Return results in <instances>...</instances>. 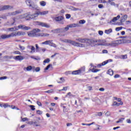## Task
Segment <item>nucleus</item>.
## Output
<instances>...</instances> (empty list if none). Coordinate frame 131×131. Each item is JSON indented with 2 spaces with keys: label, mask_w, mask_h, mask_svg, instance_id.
<instances>
[{
  "label": "nucleus",
  "mask_w": 131,
  "mask_h": 131,
  "mask_svg": "<svg viewBox=\"0 0 131 131\" xmlns=\"http://www.w3.org/2000/svg\"><path fill=\"white\" fill-rule=\"evenodd\" d=\"M49 14V11H37L35 13L31 14L30 13H28L27 20H35L38 16H43V15H47Z\"/></svg>",
  "instance_id": "obj_1"
},
{
  "label": "nucleus",
  "mask_w": 131,
  "mask_h": 131,
  "mask_svg": "<svg viewBox=\"0 0 131 131\" xmlns=\"http://www.w3.org/2000/svg\"><path fill=\"white\" fill-rule=\"evenodd\" d=\"M61 41L63 42H67L68 43H71L72 46H74V47H79V48H84V45L78 42H75V41L72 40L70 39H60Z\"/></svg>",
  "instance_id": "obj_2"
},
{
  "label": "nucleus",
  "mask_w": 131,
  "mask_h": 131,
  "mask_svg": "<svg viewBox=\"0 0 131 131\" xmlns=\"http://www.w3.org/2000/svg\"><path fill=\"white\" fill-rule=\"evenodd\" d=\"M91 42H93L95 43H97V46H107V43L106 42V40H92Z\"/></svg>",
  "instance_id": "obj_3"
},
{
  "label": "nucleus",
  "mask_w": 131,
  "mask_h": 131,
  "mask_svg": "<svg viewBox=\"0 0 131 131\" xmlns=\"http://www.w3.org/2000/svg\"><path fill=\"white\" fill-rule=\"evenodd\" d=\"M66 31H68V27L57 28L53 30L54 33H63V32H66Z\"/></svg>",
  "instance_id": "obj_4"
},
{
  "label": "nucleus",
  "mask_w": 131,
  "mask_h": 131,
  "mask_svg": "<svg viewBox=\"0 0 131 131\" xmlns=\"http://www.w3.org/2000/svg\"><path fill=\"white\" fill-rule=\"evenodd\" d=\"M27 51L28 53L33 54V53H35V47L33 46L28 45L27 47Z\"/></svg>",
  "instance_id": "obj_5"
},
{
  "label": "nucleus",
  "mask_w": 131,
  "mask_h": 131,
  "mask_svg": "<svg viewBox=\"0 0 131 131\" xmlns=\"http://www.w3.org/2000/svg\"><path fill=\"white\" fill-rule=\"evenodd\" d=\"M28 35L30 37H37L38 36H39V33H36L34 30H33V31L28 32Z\"/></svg>",
  "instance_id": "obj_6"
},
{
  "label": "nucleus",
  "mask_w": 131,
  "mask_h": 131,
  "mask_svg": "<svg viewBox=\"0 0 131 131\" xmlns=\"http://www.w3.org/2000/svg\"><path fill=\"white\" fill-rule=\"evenodd\" d=\"M13 9V6L10 5H5L0 6V11H5L6 10H11Z\"/></svg>",
  "instance_id": "obj_7"
},
{
  "label": "nucleus",
  "mask_w": 131,
  "mask_h": 131,
  "mask_svg": "<svg viewBox=\"0 0 131 131\" xmlns=\"http://www.w3.org/2000/svg\"><path fill=\"white\" fill-rule=\"evenodd\" d=\"M118 45H119V40L113 41L111 43H106L107 47H116Z\"/></svg>",
  "instance_id": "obj_8"
},
{
  "label": "nucleus",
  "mask_w": 131,
  "mask_h": 131,
  "mask_svg": "<svg viewBox=\"0 0 131 131\" xmlns=\"http://www.w3.org/2000/svg\"><path fill=\"white\" fill-rule=\"evenodd\" d=\"M36 23H37V25H39V26H41L42 27L50 28V25H48L47 24L40 22V21H37Z\"/></svg>",
  "instance_id": "obj_9"
},
{
  "label": "nucleus",
  "mask_w": 131,
  "mask_h": 131,
  "mask_svg": "<svg viewBox=\"0 0 131 131\" xmlns=\"http://www.w3.org/2000/svg\"><path fill=\"white\" fill-rule=\"evenodd\" d=\"M109 62H112V59H109L103 61L102 63L98 64L97 67H98V68H100V67H102V66H105V65L109 63Z\"/></svg>",
  "instance_id": "obj_10"
},
{
  "label": "nucleus",
  "mask_w": 131,
  "mask_h": 131,
  "mask_svg": "<svg viewBox=\"0 0 131 131\" xmlns=\"http://www.w3.org/2000/svg\"><path fill=\"white\" fill-rule=\"evenodd\" d=\"M22 11L21 10H17L16 11L8 13V16H16V15H18V14H21Z\"/></svg>",
  "instance_id": "obj_11"
},
{
  "label": "nucleus",
  "mask_w": 131,
  "mask_h": 131,
  "mask_svg": "<svg viewBox=\"0 0 131 131\" xmlns=\"http://www.w3.org/2000/svg\"><path fill=\"white\" fill-rule=\"evenodd\" d=\"M18 29H23L24 30H29L30 29V27H26L24 25H20L18 26Z\"/></svg>",
  "instance_id": "obj_12"
},
{
  "label": "nucleus",
  "mask_w": 131,
  "mask_h": 131,
  "mask_svg": "<svg viewBox=\"0 0 131 131\" xmlns=\"http://www.w3.org/2000/svg\"><path fill=\"white\" fill-rule=\"evenodd\" d=\"M66 27H68V30H69V28H73L74 27H79V24H72L67 26Z\"/></svg>",
  "instance_id": "obj_13"
},
{
  "label": "nucleus",
  "mask_w": 131,
  "mask_h": 131,
  "mask_svg": "<svg viewBox=\"0 0 131 131\" xmlns=\"http://www.w3.org/2000/svg\"><path fill=\"white\" fill-rule=\"evenodd\" d=\"M28 17V13L21 14L17 16L18 19H24V18H25L26 20H27Z\"/></svg>",
  "instance_id": "obj_14"
},
{
  "label": "nucleus",
  "mask_w": 131,
  "mask_h": 131,
  "mask_svg": "<svg viewBox=\"0 0 131 131\" xmlns=\"http://www.w3.org/2000/svg\"><path fill=\"white\" fill-rule=\"evenodd\" d=\"M64 19V17L62 16H59L57 17H53V20H55V21H56L57 22H60V21H62Z\"/></svg>",
  "instance_id": "obj_15"
},
{
  "label": "nucleus",
  "mask_w": 131,
  "mask_h": 131,
  "mask_svg": "<svg viewBox=\"0 0 131 131\" xmlns=\"http://www.w3.org/2000/svg\"><path fill=\"white\" fill-rule=\"evenodd\" d=\"M48 45L50 46L51 47H53L54 48H57V45L53 42V40H47Z\"/></svg>",
  "instance_id": "obj_16"
},
{
  "label": "nucleus",
  "mask_w": 131,
  "mask_h": 131,
  "mask_svg": "<svg viewBox=\"0 0 131 131\" xmlns=\"http://www.w3.org/2000/svg\"><path fill=\"white\" fill-rule=\"evenodd\" d=\"M89 4H90V5H92L93 7H95V6L98 5V1L97 0H91L89 1Z\"/></svg>",
  "instance_id": "obj_17"
},
{
  "label": "nucleus",
  "mask_w": 131,
  "mask_h": 131,
  "mask_svg": "<svg viewBox=\"0 0 131 131\" xmlns=\"http://www.w3.org/2000/svg\"><path fill=\"white\" fill-rule=\"evenodd\" d=\"M126 19H127V15L125 14L123 15L121 17V19H120L121 23H123V22H125V20H126Z\"/></svg>",
  "instance_id": "obj_18"
},
{
  "label": "nucleus",
  "mask_w": 131,
  "mask_h": 131,
  "mask_svg": "<svg viewBox=\"0 0 131 131\" xmlns=\"http://www.w3.org/2000/svg\"><path fill=\"white\" fill-rule=\"evenodd\" d=\"M7 30H8V31L14 32V31H17V30H19V29H18L17 27H14L12 28H9L7 29Z\"/></svg>",
  "instance_id": "obj_19"
},
{
  "label": "nucleus",
  "mask_w": 131,
  "mask_h": 131,
  "mask_svg": "<svg viewBox=\"0 0 131 131\" xmlns=\"http://www.w3.org/2000/svg\"><path fill=\"white\" fill-rule=\"evenodd\" d=\"M80 73H81V71L80 70L72 72V74H73V75H77L78 74H80Z\"/></svg>",
  "instance_id": "obj_20"
},
{
  "label": "nucleus",
  "mask_w": 131,
  "mask_h": 131,
  "mask_svg": "<svg viewBox=\"0 0 131 131\" xmlns=\"http://www.w3.org/2000/svg\"><path fill=\"white\" fill-rule=\"evenodd\" d=\"M15 59L16 60H17L18 61H22V60H24L25 57L21 55H18V56H15Z\"/></svg>",
  "instance_id": "obj_21"
},
{
  "label": "nucleus",
  "mask_w": 131,
  "mask_h": 131,
  "mask_svg": "<svg viewBox=\"0 0 131 131\" xmlns=\"http://www.w3.org/2000/svg\"><path fill=\"white\" fill-rule=\"evenodd\" d=\"M118 19H120V15H118L117 16L114 17L113 19L111 20V22H116Z\"/></svg>",
  "instance_id": "obj_22"
},
{
  "label": "nucleus",
  "mask_w": 131,
  "mask_h": 131,
  "mask_svg": "<svg viewBox=\"0 0 131 131\" xmlns=\"http://www.w3.org/2000/svg\"><path fill=\"white\" fill-rule=\"evenodd\" d=\"M1 39H6L7 38H9V35L3 34L1 36Z\"/></svg>",
  "instance_id": "obj_23"
},
{
  "label": "nucleus",
  "mask_w": 131,
  "mask_h": 131,
  "mask_svg": "<svg viewBox=\"0 0 131 131\" xmlns=\"http://www.w3.org/2000/svg\"><path fill=\"white\" fill-rule=\"evenodd\" d=\"M76 40H77L80 42H82V43H84V42L86 41V39L78 38V39H76Z\"/></svg>",
  "instance_id": "obj_24"
},
{
  "label": "nucleus",
  "mask_w": 131,
  "mask_h": 131,
  "mask_svg": "<svg viewBox=\"0 0 131 131\" xmlns=\"http://www.w3.org/2000/svg\"><path fill=\"white\" fill-rule=\"evenodd\" d=\"M41 7H46L47 5V2L45 1H41L39 2Z\"/></svg>",
  "instance_id": "obj_25"
},
{
  "label": "nucleus",
  "mask_w": 131,
  "mask_h": 131,
  "mask_svg": "<svg viewBox=\"0 0 131 131\" xmlns=\"http://www.w3.org/2000/svg\"><path fill=\"white\" fill-rule=\"evenodd\" d=\"M30 7L32 9H35V10H36V9H37L38 8L37 5L35 4L34 3H32L31 6Z\"/></svg>",
  "instance_id": "obj_26"
},
{
  "label": "nucleus",
  "mask_w": 131,
  "mask_h": 131,
  "mask_svg": "<svg viewBox=\"0 0 131 131\" xmlns=\"http://www.w3.org/2000/svg\"><path fill=\"white\" fill-rule=\"evenodd\" d=\"M114 2V1H110V0H108L107 1V3H106V5H109V4H110V5L111 6H114V5L115 4V3L113 2Z\"/></svg>",
  "instance_id": "obj_27"
},
{
  "label": "nucleus",
  "mask_w": 131,
  "mask_h": 131,
  "mask_svg": "<svg viewBox=\"0 0 131 131\" xmlns=\"http://www.w3.org/2000/svg\"><path fill=\"white\" fill-rule=\"evenodd\" d=\"M26 4H27V6H29V7H31V5L32 4V2H31V1H30V0H27L26 1Z\"/></svg>",
  "instance_id": "obj_28"
},
{
  "label": "nucleus",
  "mask_w": 131,
  "mask_h": 131,
  "mask_svg": "<svg viewBox=\"0 0 131 131\" xmlns=\"http://www.w3.org/2000/svg\"><path fill=\"white\" fill-rule=\"evenodd\" d=\"M26 33L22 31H17V36H20L21 35H25Z\"/></svg>",
  "instance_id": "obj_29"
},
{
  "label": "nucleus",
  "mask_w": 131,
  "mask_h": 131,
  "mask_svg": "<svg viewBox=\"0 0 131 131\" xmlns=\"http://www.w3.org/2000/svg\"><path fill=\"white\" fill-rule=\"evenodd\" d=\"M104 32L106 34H110V33H111V32H112V29H109L108 30H105Z\"/></svg>",
  "instance_id": "obj_30"
},
{
  "label": "nucleus",
  "mask_w": 131,
  "mask_h": 131,
  "mask_svg": "<svg viewBox=\"0 0 131 131\" xmlns=\"http://www.w3.org/2000/svg\"><path fill=\"white\" fill-rule=\"evenodd\" d=\"M50 34L48 33H39V36H49Z\"/></svg>",
  "instance_id": "obj_31"
},
{
  "label": "nucleus",
  "mask_w": 131,
  "mask_h": 131,
  "mask_svg": "<svg viewBox=\"0 0 131 131\" xmlns=\"http://www.w3.org/2000/svg\"><path fill=\"white\" fill-rule=\"evenodd\" d=\"M100 70L99 69H92L91 70V71H92V72H93V73H96L97 72H99V71H100Z\"/></svg>",
  "instance_id": "obj_32"
},
{
  "label": "nucleus",
  "mask_w": 131,
  "mask_h": 131,
  "mask_svg": "<svg viewBox=\"0 0 131 131\" xmlns=\"http://www.w3.org/2000/svg\"><path fill=\"white\" fill-rule=\"evenodd\" d=\"M12 21H13V23H10L9 24H8V25H13L15 24V22H16V18L13 17L12 18Z\"/></svg>",
  "instance_id": "obj_33"
},
{
  "label": "nucleus",
  "mask_w": 131,
  "mask_h": 131,
  "mask_svg": "<svg viewBox=\"0 0 131 131\" xmlns=\"http://www.w3.org/2000/svg\"><path fill=\"white\" fill-rule=\"evenodd\" d=\"M107 74H109L111 76L113 75V70H112L111 69L108 70L107 71Z\"/></svg>",
  "instance_id": "obj_34"
},
{
  "label": "nucleus",
  "mask_w": 131,
  "mask_h": 131,
  "mask_svg": "<svg viewBox=\"0 0 131 131\" xmlns=\"http://www.w3.org/2000/svg\"><path fill=\"white\" fill-rule=\"evenodd\" d=\"M35 47H36V52L38 53L39 52V47H38V45L35 44Z\"/></svg>",
  "instance_id": "obj_35"
},
{
  "label": "nucleus",
  "mask_w": 131,
  "mask_h": 131,
  "mask_svg": "<svg viewBox=\"0 0 131 131\" xmlns=\"http://www.w3.org/2000/svg\"><path fill=\"white\" fill-rule=\"evenodd\" d=\"M8 36L9 37V38L10 37H14V36H15V33L14 32H12L10 34H8Z\"/></svg>",
  "instance_id": "obj_36"
},
{
  "label": "nucleus",
  "mask_w": 131,
  "mask_h": 131,
  "mask_svg": "<svg viewBox=\"0 0 131 131\" xmlns=\"http://www.w3.org/2000/svg\"><path fill=\"white\" fill-rule=\"evenodd\" d=\"M9 16H12V15H9V13L5 14V15H3L2 18L3 19H7V17H8Z\"/></svg>",
  "instance_id": "obj_37"
},
{
  "label": "nucleus",
  "mask_w": 131,
  "mask_h": 131,
  "mask_svg": "<svg viewBox=\"0 0 131 131\" xmlns=\"http://www.w3.org/2000/svg\"><path fill=\"white\" fill-rule=\"evenodd\" d=\"M18 47L21 51H24V50H25V47H24V46H22L21 45H18Z\"/></svg>",
  "instance_id": "obj_38"
},
{
  "label": "nucleus",
  "mask_w": 131,
  "mask_h": 131,
  "mask_svg": "<svg viewBox=\"0 0 131 131\" xmlns=\"http://www.w3.org/2000/svg\"><path fill=\"white\" fill-rule=\"evenodd\" d=\"M4 59H7V60H9V59H12V56H9L8 55H6L4 57Z\"/></svg>",
  "instance_id": "obj_39"
},
{
  "label": "nucleus",
  "mask_w": 131,
  "mask_h": 131,
  "mask_svg": "<svg viewBox=\"0 0 131 131\" xmlns=\"http://www.w3.org/2000/svg\"><path fill=\"white\" fill-rule=\"evenodd\" d=\"M36 113L39 115H41V114H42V111L40 110H37L36 111Z\"/></svg>",
  "instance_id": "obj_40"
},
{
  "label": "nucleus",
  "mask_w": 131,
  "mask_h": 131,
  "mask_svg": "<svg viewBox=\"0 0 131 131\" xmlns=\"http://www.w3.org/2000/svg\"><path fill=\"white\" fill-rule=\"evenodd\" d=\"M122 28H123L122 27H117L116 28L115 30H116V31H120V30H121V29H122Z\"/></svg>",
  "instance_id": "obj_41"
},
{
  "label": "nucleus",
  "mask_w": 131,
  "mask_h": 131,
  "mask_svg": "<svg viewBox=\"0 0 131 131\" xmlns=\"http://www.w3.org/2000/svg\"><path fill=\"white\" fill-rule=\"evenodd\" d=\"M79 24H84V23H85V20H84V19L82 20H80L79 21Z\"/></svg>",
  "instance_id": "obj_42"
},
{
  "label": "nucleus",
  "mask_w": 131,
  "mask_h": 131,
  "mask_svg": "<svg viewBox=\"0 0 131 131\" xmlns=\"http://www.w3.org/2000/svg\"><path fill=\"white\" fill-rule=\"evenodd\" d=\"M114 99L116 100V101H118V102H121V98H118L117 97H114Z\"/></svg>",
  "instance_id": "obj_43"
},
{
  "label": "nucleus",
  "mask_w": 131,
  "mask_h": 131,
  "mask_svg": "<svg viewBox=\"0 0 131 131\" xmlns=\"http://www.w3.org/2000/svg\"><path fill=\"white\" fill-rule=\"evenodd\" d=\"M125 118H120L119 119V122L120 123H122V122H123V121L124 120Z\"/></svg>",
  "instance_id": "obj_44"
},
{
  "label": "nucleus",
  "mask_w": 131,
  "mask_h": 131,
  "mask_svg": "<svg viewBox=\"0 0 131 131\" xmlns=\"http://www.w3.org/2000/svg\"><path fill=\"white\" fill-rule=\"evenodd\" d=\"M34 31L36 33H38V32H40V30H39V29H34Z\"/></svg>",
  "instance_id": "obj_45"
},
{
  "label": "nucleus",
  "mask_w": 131,
  "mask_h": 131,
  "mask_svg": "<svg viewBox=\"0 0 131 131\" xmlns=\"http://www.w3.org/2000/svg\"><path fill=\"white\" fill-rule=\"evenodd\" d=\"M26 69H27V71H30V70H31V69H32V67L30 66L28 67Z\"/></svg>",
  "instance_id": "obj_46"
},
{
  "label": "nucleus",
  "mask_w": 131,
  "mask_h": 131,
  "mask_svg": "<svg viewBox=\"0 0 131 131\" xmlns=\"http://www.w3.org/2000/svg\"><path fill=\"white\" fill-rule=\"evenodd\" d=\"M66 17L67 19H70V18H71V15L69 14H67L66 15Z\"/></svg>",
  "instance_id": "obj_47"
},
{
  "label": "nucleus",
  "mask_w": 131,
  "mask_h": 131,
  "mask_svg": "<svg viewBox=\"0 0 131 131\" xmlns=\"http://www.w3.org/2000/svg\"><path fill=\"white\" fill-rule=\"evenodd\" d=\"M60 80H62V81H61V82H58V83H62V82H64V81H65V79H64V78H63V77H61L60 78Z\"/></svg>",
  "instance_id": "obj_48"
},
{
  "label": "nucleus",
  "mask_w": 131,
  "mask_h": 131,
  "mask_svg": "<svg viewBox=\"0 0 131 131\" xmlns=\"http://www.w3.org/2000/svg\"><path fill=\"white\" fill-rule=\"evenodd\" d=\"M14 54H16V55H21V52L18 51H14Z\"/></svg>",
  "instance_id": "obj_49"
},
{
  "label": "nucleus",
  "mask_w": 131,
  "mask_h": 131,
  "mask_svg": "<svg viewBox=\"0 0 131 131\" xmlns=\"http://www.w3.org/2000/svg\"><path fill=\"white\" fill-rule=\"evenodd\" d=\"M62 108H63V112H64V113L67 112V109H66V106H62Z\"/></svg>",
  "instance_id": "obj_50"
},
{
  "label": "nucleus",
  "mask_w": 131,
  "mask_h": 131,
  "mask_svg": "<svg viewBox=\"0 0 131 131\" xmlns=\"http://www.w3.org/2000/svg\"><path fill=\"white\" fill-rule=\"evenodd\" d=\"M72 74V72L71 71H68L65 72L66 75H69V74Z\"/></svg>",
  "instance_id": "obj_51"
},
{
  "label": "nucleus",
  "mask_w": 131,
  "mask_h": 131,
  "mask_svg": "<svg viewBox=\"0 0 131 131\" xmlns=\"http://www.w3.org/2000/svg\"><path fill=\"white\" fill-rule=\"evenodd\" d=\"M8 78L7 76H3L0 77V80H3V79H7Z\"/></svg>",
  "instance_id": "obj_52"
},
{
  "label": "nucleus",
  "mask_w": 131,
  "mask_h": 131,
  "mask_svg": "<svg viewBox=\"0 0 131 131\" xmlns=\"http://www.w3.org/2000/svg\"><path fill=\"white\" fill-rule=\"evenodd\" d=\"M72 10L73 11H80V9L78 8H76L75 7H72Z\"/></svg>",
  "instance_id": "obj_53"
},
{
  "label": "nucleus",
  "mask_w": 131,
  "mask_h": 131,
  "mask_svg": "<svg viewBox=\"0 0 131 131\" xmlns=\"http://www.w3.org/2000/svg\"><path fill=\"white\" fill-rule=\"evenodd\" d=\"M122 59H127V55H121Z\"/></svg>",
  "instance_id": "obj_54"
},
{
  "label": "nucleus",
  "mask_w": 131,
  "mask_h": 131,
  "mask_svg": "<svg viewBox=\"0 0 131 131\" xmlns=\"http://www.w3.org/2000/svg\"><path fill=\"white\" fill-rule=\"evenodd\" d=\"M53 92H54V90H48V91H45V93H48V94H50L51 93H53Z\"/></svg>",
  "instance_id": "obj_55"
},
{
  "label": "nucleus",
  "mask_w": 131,
  "mask_h": 131,
  "mask_svg": "<svg viewBox=\"0 0 131 131\" xmlns=\"http://www.w3.org/2000/svg\"><path fill=\"white\" fill-rule=\"evenodd\" d=\"M50 62V59L47 58L43 61V63H49Z\"/></svg>",
  "instance_id": "obj_56"
},
{
  "label": "nucleus",
  "mask_w": 131,
  "mask_h": 131,
  "mask_svg": "<svg viewBox=\"0 0 131 131\" xmlns=\"http://www.w3.org/2000/svg\"><path fill=\"white\" fill-rule=\"evenodd\" d=\"M98 8L99 9H103V8H104V6L102 4H99L98 5Z\"/></svg>",
  "instance_id": "obj_57"
},
{
  "label": "nucleus",
  "mask_w": 131,
  "mask_h": 131,
  "mask_svg": "<svg viewBox=\"0 0 131 131\" xmlns=\"http://www.w3.org/2000/svg\"><path fill=\"white\" fill-rule=\"evenodd\" d=\"M34 105H30V107L31 108V110L34 111L35 110V108L34 107Z\"/></svg>",
  "instance_id": "obj_58"
},
{
  "label": "nucleus",
  "mask_w": 131,
  "mask_h": 131,
  "mask_svg": "<svg viewBox=\"0 0 131 131\" xmlns=\"http://www.w3.org/2000/svg\"><path fill=\"white\" fill-rule=\"evenodd\" d=\"M36 103H37V104L39 106H42V104H41V102H40V101H37L36 102Z\"/></svg>",
  "instance_id": "obj_59"
},
{
  "label": "nucleus",
  "mask_w": 131,
  "mask_h": 131,
  "mask_svg": "<svg viewBox=\"0 0 131 131\" xmlns=\"http://www.w3.org/2000/svg\"><path fill=\"white\" fill-rule=\"evenodd\" d=\"M120 103H117V104L116 106H120V105H123V102H122V101H120Z\"/></svg>",
  "instance_id": "obj_60"
},
{
  "label": "nucleus",
  "mask_w": 131,
  "mask_h": 131,
  "mask_svg": "<svg viewBox=\"0 0 131 131\" xmlns=\"http://www.w3.org/2000/svg\"><path fill=\"white\" fill-rule=\"evenodd\" d=\"M111 115L110 112H107L106 113H105V116H110V115Z\"/></svg>",
  "instance_id": "obj_61"
},
{
  "label": "nucleus",
  "mask_w": 131,
  "mask_h": 131,
  "mask_svg": "<svg viewBox=\"0 0 131 131\" xmlns=\"http://www.w3.org/2000/svg\"><path fill=\"white\" fill-rule=\"evenodd\" d=\"M52 66V64H49L45 69V70H49V68Z\"/></svg>",
  "instance_id": "obj_62"
},
{
  "label": "nucleus",
  "mask_w": 131,
  "mask_h": 131,
  "mask_svg": "<svg viewBox=\"0 0 131 131\" xmlns=\"http://www.w3.org/2000/svg\"><path fill=\"white\" fill-rule=\"evenodd\" d=\"M68 89V86H65V87H63V89L61 90V91H67Z\"/></svg>",
  "instance_id": "obj_63"
},
{
  "label": "nucleus",
  "mask_w": 131,
  "mask_h": 131,
  "mask_svg": "<svg viewBox=\"0 0 131 131\" xmlns=\"http://www.w3.org/2000/svg\"><path fill=\"white\" fill-rule=\"evenodd\" d=\"M103 31H98V34H99V35H103Z\"/></svg>",
  "instance_id": "obj_64"
}]
</instances>
